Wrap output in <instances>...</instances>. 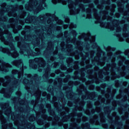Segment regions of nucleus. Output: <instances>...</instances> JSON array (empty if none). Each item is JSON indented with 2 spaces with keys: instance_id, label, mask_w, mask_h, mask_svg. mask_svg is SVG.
Listing matches in <instances>:
<instances>
[{
  "instance_id": "56",
  "label": "nucleus",
  "mask_w": 129,
  "mask_h": 129,
  "mask_svg": "<svg viewBox=\"0 0 129 129\" xmlns=\"http://www.w3.org/2000/svg\"><path fill=\"white\" fill-rule=\"evenodd\" d=\"M73 28H76V25H74V26L73 27Z\"/></svg>"
},
{
  "instance_id": "18",
  "label": "nucleus",
  "mask_w": 129,
  "mask_h": 129,
  "mask_svg": "<svg viewBox=\"0 0 129 129\" xmlns=\"http://www.w3.org/2000/svg\"><path fill=\"white\" fill-rule=\"evenodd\" d=\"M77 91L79 93H88L89 95H91L90 92L87 91V89H86V88H84L83 90L81 91H79V89H78Z\"/></svg>"
},
{
  "instance_id": "45",
  "label": "nucleus",
  "mask_w": 129,
  "mask_h": 129,
  "mask_svg": "<svg viewBox=\"0 0 129 129\" xmlns=\"http://www.w3.org/2000/svg\"><path fill=\"white\" fill-rule=\"evenodd\" d=\"M50 76H51V77H54L55 73H52V74H50Z\"/></svg>"
},
{
  "instance_id": "12",
  "label": "nucleus",
  "mask_w": 129,
  "mask_h": 129,
  "mask_svg": "<svg viewBox=\"0 0 129 129\" xmlns=\"http://www.w3.org/2000/svg\"><path fill=\"white\" fill-rule=\"evenodd\" d=\"M12 65L4 62V60L0 59V71L2 72H8L9 68H12Z\"/></svg>"
},
{
  "instance_id": "34",
  "label": "nucleus",
  "mask_w": 129,
  "mask_h": 129,
  "mask_svg": "<svg viewBox=\"0 0 129 129\" xmlns=\"http://www.w3.org/2000/svg\"><path fill=\"white\" fill-rule=\"evenodd\" d=\"M95 88V86L94 85H91L89 87V89L90 90H93Z\"/></svg>"
},
{
  "instance_id": "64",
  "label": "nucleus",
  "mask_w": 129,
  "mask_h": 129,
  "mask_svg": "<svg viewBox=\"0 0 129 129\" xmlns=\"http://www.w3.org/2000/svg\"><path fill=\"white\" fill-rule=\"evenodd\" d=\"M77 129H80V127L78 128Z\"/></svg>"
},
{
  "instance_id": "32",
  "label": "nucleus",
  "mask_w": 129,
  "mask_h": 129,
  "mask_svg": "<svg viewBox=\"0 0 129 129\" xmlns=\"http://www.w3.org/2000/svg\"><path fill=\"white\" fill-rule=\"evenodd\" d=\"M55 59H56V58H54L53 57H51L50 58V60L48 61V63H50V62H53V61H55Z\"/></svg>"
},
{
  "instance_id": "37",
  "label": "nucleus",
  "mask_w": 129,
  "mask_h": 129,
  "mask_svg": "<svg viewBox=\"0 0 129 129\" xmlns=\"http://www.w3.org/2000/svg\"><path fill=\"white\" fill-rule=\"evenodd\" d=\"M81 77H84L85 76V73H84V71L82 72V73L81 74Z\"/></svg>"
},
{
  "instance_id": "50",
  "label": "nucleus",
  "mask_w": 129,
  "mask_h": 129,
  "mask_svg": "<svg viewBox=\"0 0 129 129\" xmlns=\"http://www.w3.org/2000/svg\"><path fill=\"white\" fill-rule=\"evenodd\" d=\"M80 105H81V106L83 107V106H84V104H84V103H82V104H81V103H80Z\"/></svg>"
},
{
  "instance_id": "7",
  "label": "nucleus",
  "mask_w": 129,
  "mask_h": 129,
  "mask_svg": "<svg viewBox=\"0 0 129 129\" xmlns=\"http://www.w3.org/2000/svg\"><path fill=\"white\" fill-rule=\"evenodd\" d=\"M45 8H47L46 0H29L25 5V9L29 12H33L35 15L40 13Z\"/></svg>"
},
{
  "instance_id": "14",
  "label": "nucleus",
  "mask_w": 129,
  "mask_h": 129,
  "mask_svg": "<svg viewBox=\"0 0 129 129\" xmlns=\"http://www.w3.org/2000/svg\"><path fill=\"white\" fill-rule=\"evenodd\" d=\"M123 37L126 38V42L129 43V24H124L123 27Z\"/></svg>"
},
{
  "instance_id": "51",
  "label": "nucleus",
  "mask_w": 129,
  "mask_h": 129,
  "mask_svg": "<svg viewBox=\"0 0 129 129\" xmlns=\"http://www.w3.org/2000/svg\"><path fill=\"white\" fill-rule=\"evenodd\" d=\"M66 34H67V32H64V37H66Z\"/></svg>"
},
{
  "instance_id": "30",
  "label": "nucleus",
  "mask_w": 129,
  "mask_h": 129,
  "mask_svg": "<svg viewBox=\"0 0 129 129\" xmlns=\"http://www.w3.org/2000/svg\"><path fill=\"white\" fill-rule=\"evenodd\" d=\"M16 95H17L18 96H19V97H20V96H21L22 95V93L21 92V91H18L16 93Z\"/></svg>"
},
{
  "instance_id": "3",
  "label": "nucleus",
  "mask_w": 129,
  "mask_h": 129,
  "mask_svg": "<svg viewBox=\"0 0 129 129\" xmlns=\"http://www.w3.org/2000/svg\"><path fill=\"white\" fill-rule=\"evenodd\" d=\"M48 32L47 28L44 29L43 27L35 26L34 29L35 33L36 35H25L24 39L20 36H16L15 38V41L18 42L17 46L20 48V53L24 56H32L35 57L41 55L40 51V43L41 41L43 45V38L41 30Z\"/></svg>"
},
{
  "instance_id": "47",
  "label": "nucleus",
  "mask_w": 129,
  "mask_h": 129,
  "mask_svg": "<svg viewBox=\"0 0 129 129\" xmlns=\"http://www.w3.org/2000/svg\"><path fill=\"white\" fill-rule=\"evenodd\" d=\"M52 91H53V89H51L50 90H49V88L48 89V92H52Z\"/></svg>"
},
{
  "instance_id": "24",
  "label": "nucleus",
  "mask_w": 129,
  "mask_h": 129,
  "mask_svg": "<svg viewBox=\"0 0 129 129\" xmlns=\"http://www.w3.org/2000/svg\"><path fill=\"white\" fill-rule=\"evenodd\" d=\"M34 93H37V97H40L41 96L42 92L38 89L36 91H34Z\"/></svg>"
},
{
  "instance_id": "1",
  "label": "nucleus",
  "mask_w": 129,
  "mask_h": 129,
  "mask_svg": "<svg viewBox=\"0 0 129 129\" xmlns=\"http://www.w3.org/2000/svg\"><path fill=\"white\" fill-rule=\"evenodd\" d=\"M12 65L20 68V72L17 70H13L12 71V76H7L5 79L0 78V86L3 85L6 88H3L0 91V93L4 94V97L10 98L12 93L15 89L20 87V84H24L27 90L31 89L36 86H38L39 83L42 81V77H38V75L35 74L32 76L31 74L24 75V69H27L26 66H24L22 59L15 60L12 62Z\"/></svg>"
},
{
  "instance_id": "26",
  "label": "nucleus",
  "mask_w": 129,
  "mask_h": 129,
  "mask_svg": "<svg viewBox=\"0 0 129 129\" xmlns=\"http://www.w3.org/2000/svg\"><path fill=\"white\" fill-rule=\"evenodd\" d=\"M3 5L4 6H1L3 9V11H5V12H9V10H5V9H6V7L7 6V3H4Z\"/></svg>"
},
{
  "instance_id": "58",
  "label": "nucleus",
  "mask_w": 129,
  "mask_h": 129,
  "mask_svg": "<svg viewBox=\"0 0 129 129\" xmlns=\"http://www.w3.org/2000/svg\"><path fill=\"white\" fill-rule=\"evenodd\" d=\"M59 58H60V59H64V58L61 57V56H59Z\"/></svg>"
},
{
  "instance_id": "44",
  "label": "nucleus",
  "mask_w": 129,
  "mask_h": 129,
  "mask_svg": "<svg viewBox=\"0 0 129 129\" xmlns=\"http://www.w3.org/2000/svg\"><path fill=\"white\" fill-rule=\"evenodd\" d=\"M94 56V53H93V52H92L91 53V58H93V57Z\"/></svg>"
},
{
  "instance_id": "33",
  "label": "nucleus",
  "mask_w": 129,
  "mask_h": 129,
  "mask_svg": "<svg viewBox=\"0 0 129 129\" xmlns=\"http://www.w3.org/2000/svg\"><path fill=\"white\" fill-rule=\"evenodd\" d=\"M64 21L66 23H69L70 22V20L69 19V17H66Z\"/></svg>"
},
{
  "instance_id": "48",
  "label": "nucleus",
  "mask_w": 129,
  "mask_h": 129,
  "mask_svg": "<svg viewBox=\"0 0 129 129\" xmlns=\"http://www.w3.org/2000/svg\"><path fill=\"white\" fill-rule=\"evenodd\" d=\"M97 8H98V9H100V10H102V7H99L98 6H97Z\"/></svg>"
},
{
  "instance_id": "52",
  "label": "nucleus",
  "mask_w": 129,
  "mask_h": 129,
  "mask_svg": "<svg viewBox=\"0 0 129 129\" xmlns=\"http://www.w3.org/2000/svg\"><path fill=\"white\" fill-rule=\"evenodd\" d=\"M64 29H66L67 28H68V25L66 26V27L65 26H63Z\"/></svg>"
},
{
  "instance_id": "38",
  "label": "nucleus",
  "mask_w": 129,
  "mask_h": 129,
  "mask_svg": "<svg viewBox=\"0 0 129 129\" xmlns=\"http://www.w3.org/2000/svg\"><path fill=\"white\" fill-rule=\"evenodd\" d=\"M37 123L39 125H42L43 124V122L42 121L40 122V120H38L37 121Z\"/></svg>"
},
{
  "instance_id": "11",
  "label": "nucleus",
  "mask_w": 129,
  "mask_h": 129,
  "mask_svg": "<svg viewBox=\"0 0 129 129\" xmlns=\"http://www.w3.org/2000/svg\"><path fill=\"white\" fill-rule=\"evenodd\" d=\"M81 38L84 39L85 42H90L91 44H95L96 46H97V44L95 43V36H91V35L88 36L85 33H83Z\"/></svg>"
},
{
  "instance_id": "42",
  "label": "nucleus",
  "mask_w": 129,
  "mask_h": 129,
  "mask_svg": "<svg viewBox=\"0 0 129 129\" xmlns=\"http://www.w3.org/2000/svg\"><path fill=\"white\" fill-rule=\"evenodd\" d=\"M88 73H89L90 75L92 74V71L91 70H88Z\"/></svg>"
},
{
  "instance_id": "15",
  "label": "nucleus",
  "mask_w": 129,
  "mask_h": 129,
  "mask_svg": "<svg viewBox=\"0 0 129 129\" xmlns=\"http://www.w3.org/2000/svg\"><path fill=\"white\" fill-rule=\"evenodd\" d=\"M71 78V76L69 75H67L66 78L64 80H62V78L56 79L57 82L60 84L59 88L62 87V83L64 82V83H67V82L69 81V79Z\"/></svg>"
},
{
  "instance_id": "8",
  "label": "nucleus",
  "mask_w": 129,
  "mask_h": 129,
  "mask_svg": "<svg viewBox=\"0 0 129 129\" xmlns=\"http://www.w3.org/2000/svg\"><path fill=\"white\" fill-rule=\"evenodd\" d=\"M124 55L127 56L129 58V49L125 50ZM118 65L119 66V69H121L123 72H125V70L127 69L129 71V60H126L125 57L124 56H121V55H118L117 56Z\"/></svg>"
},
{
  "instance_id": "19",
  "label": "nucleus",
  "mask_w": 129,
  "mask_h": 129,
  "mask_svg": "<svg viewBox=\"0 0 129 129\" xmlns=\"http://www.w3.org/2000/svg\"><path fill=\"white\" fill-rule=\"evenodd\" d=\"M55 73V74H59L60 77H64V76H65V74H66V73L61 72L60 70H56Z\"/></svg>"
},
{
  "instance_id": "17",
  "label": "nucleus",
  "mask_w": 129,
  "mask_h": 129,
  "mask_svg": "<svg viewBox=\"0 0 129 129\" xmlns=\"http://www.w3.org/2000/svg\"><path fill=\"white\" fill-rule=\"evenodd\" d=\"M91 79L92 83H96V84H99V83H100V80L97 79L96 75H95L94 76L91 77Z\"/></svg>"
},
{
  "instance_id": "43",
  "label": "nucleus",
  "mask_w": 129,
  "mask_h": 129,
  "mask_svg": "<svg viewBox=\"0 0 129 129\" xmlns=\"http://www.w3.org/2000/svg\"><path fill=\"white\" fill-rule=\"evenodd\" d=\"M46 95H47V93L46 92H43L42 93V96H46Z\"/></svg>"
},
{
  "instance_id": "6",
  "label": "nucleus",
  "mask_w": 129,
  "mask_h": 129,
  "mask_svg": "<svg viewBox=\"0 0 129 129\" xmlns=\"http://www.w3.org/2000/svg\"><path fill=\"white\" fill-rule=\"evenodd\" d=\"M100 56H101V54H97V56H95L94 58V60H95L96 62H98V65H99L100 66H103L104 64H105V62H108L109 60L111 62V64H107V66L104 68V70H105L106 72V75H108V74H109V72H110L111 75L110 76V78L111 80H114L116 78H119L120 76H125V74H123V73H121L120 74V76H117V75L115 74L114 70H115L116 64H115L114 62L112 61L113 60L111 59L112 53H111L110 55L108 54V56H109V58L107 60H106V58H103L102 60L99 61Z\"/></svg>"
},
{
  "instance_id": "53",
  "label": "nucleus",
  "mask_w": 129,
  "mask_h": 129,
  "mask_svg": "<svg viewBox=\"0 0 129 129\" xmlns=\"http://www.w3.org/2000/svg\"><path fill=\"white\" fill-rule=\"evenodd\" d=\"M58 125H59V126H62V125H63V124H59Z\"/></svg>"
},
{
  "instance_id": "29",
  "label": "nucleus",
  "mask_w": 129,
  "mask_h": 129,
  "mask_svg": "<svg viewBox=\"0 0 129 129\" xmlns=\"http://www.w3.org/2000/svg\"><path fill=\"white\" fill-rule=\"evenodd\" d=\"M72 33H73V35L74 36V40H76L75 37H76V36H77V32H76V31L75 30H73L72 31Z\"/></svg>"
},
{
  "instance_id": "39",
  "label": "nucleus",
  "mask_w": 129,
  "mask_h": 129,
  "mask_svg": "<svg viewBox=\"0 0 129 129\" xmlns=\"http://www.w3.org/2000/svg\"><path fill=\"white\" fill-rule=\"evenodd\" d=\"M7 1H9L10 2H12V3H14V2H16V1H17V2H21L23 0H7Z\"/></svg>"
},
{
  "instance_id": "9",
  "label": "nucleus",
  "mask_w": 129,
  "mask_h": 129,
  "mask_svg": "<svg viewBox=\"0 0 129 129\" xmlns=\"http://www.w3.org/2000/svg\"><path fill=\"white\" fill-rule=\"evenodd\" d=\"M52 4L59 3L62 5H67L70 9V15H76V0H52Z\"/></svg>"
},
{
  "instance_id": "41",
  "label": "nucleus",
  "mask_w": 129,
  "mask_h": 129,
  "mask_svg": "<svg viewBox=\"0 0 129 129\" xmlns=\"http://www.w3.org/2000/svg\"><path fill=\"white\" fill-rule=\"evenodd\" d=\"M31 104H32V105H34V106H35V100H32L31 102Z\"/></svg>"
},
{
  "instance_id": "46",
  "label": "nucleus",
  "mask_w": 129,
  "mask_h": 129,
  "mask_svg": "<svg viewBox=\"0 0 129 129\" xmlns=\"http://www.w3.org/2000/svg\"><path fill=\"white\" fill-rule=\"evenodd\" d=\"M107 92L108 93H110V89L108 88V89H107Z\"/></svg>"
},
{
  "instance_id": "54",
  "label": "nucleus",
  "mask_w": 129,
  "mask_h": 129,
  "mask_svg": "<svg viewBox=\"0 0 129 129\" xmlns=\"http://www.w3.org/2000/svg\"><path fill=\"white\" fill-rule=\"evenodd\" d=\"M81 121V120H79V121L77 120V122H78V123L80 122Z\"/></svg>"
},
{
  "instance_id": "28",
  "label": "nucleus",
  "mask_w": 129,
  "mask_h": 129,
  "mask_svg": "<svg viewBox=\"0 0 129 129\" xmlns=\"http://www.w3.org/2000/svg\"><path fill=\"white\" fill-rule=\"evenodd\" d=\"M60 69H61V70H66V69H67L66 67H65V66H64L63 64H61L60 65Z\"/></svg>"
},
{
  "instance_id": "61",
  "label": "nucleus",
  "mask_w": 129,
  "mask_h": 129,
  "mask_svg": "<svg viewBox=\"0 0 129 129\" xmlns=\"http://www.w3.org/2000/svg\"><path fill=\"white\" fill-rule=\"evenodd\" d=\"M69 42H71V40H70V38H69Z\"/></svg>"
},
{
  "instance_id": "63",
  "label": "nucleus",
  "mask_w": 129,
  "mask_h": 129,
  "mask_svg": "<svg viewBox=\"0 0 129 129\" xmlns=\"http://www.w3.org/2000/svg\"><path fill=\"white\" fill-rule=\"evenodd\" d=\"M80 56H81L82 57V56H83L82 53H81V54H80Z\"/></svg>"
},
{
  "instance_id": "55",
  "label": "nucleus",
  "mask_w": 129,
  "mask_h": 129,
  "mask_svg": "<svg viewBox=\"0 0 129 129\" xmlns=\"http://www.w3.org/2000/svg\"><path fill=\"white\" fill-rule=\"evenodd\" d=\"M20 104L22 105L23 104H24V103L23 102H20Z\"/></svg>"
},
{
  "instance_id": "20",
  "label": "nucleus",
  "mask_w": 129,
  "mask_h": 129,
  "mask_svg": "<svg viewBox=\"0 0 129 129\" xmlns=\"http://www.w3.org/2000/svg\"><path fill=\"white\" fill-rule=\"evenodd\" d=\"M82 99L84 100V99H91L92 100H93V98L89 96L88 94H86L85 95H83L82 96Z\"/></svg>"
},
{
  "instance_id": "25",
  "label": "nucleus",
  "mask_w": 129,
  "mask_h": 129,
  "mask_svg": "<svg viewBox=\"0 0 129 129\" xmlns=\"http://www.w3.org/2000/svg\"><path fill=\"white\" fill-rule=\"evenodd\" d=\"M70 117V115L66 116L62 119V120H63L64 121H68L69 120H71Z\"/></svg>"
},
{
  "instance_id": "40",
  "label": "nucleus",
  "mask_w": 129,
  "mask_h": 129,
  "mask_svg": "<svg viewBox=\"0 0 129 129\" xmlns=\"http://www.w3.org/2000/svg\"><path fill=\"white\" fill-rule=\"evenodd\" d=\"M105 86H106V85L105 84H102L101 85V87H102V88L103 89L105 88Z\"/></svg>"
},
{
  "instance_id": "4",
  "label": "nucleus",
  "mask_w": 129,
  "mask_h": 129,
  "mask_svg": "<svg viewBox=\"0 0 129 129\" xmlns=\"http://www.w3.org/2000/svg\"><path fill=\"white\" fill-rule=\"evenodd\" d=\"M0 39L5 44V45H8L10 46L11 50L8 47L4 48L3 46H0V52L5 53L9 56H11L12 58H18L19 57V53L15 46L13 44L14 42V38L12 33L7 29H5L3 31V29L0 28Z\"/></svg>"
},
{
  "instance_id": "13",
  "label": "nucleus",
  "mask_w": 129,
  "mask_h": 129,
  "mask_svg": "<svg viewBox=\"0 0 129 129\" xmlns=\"http://www.w3.org/2000/svg\"><path fill=\"white\" fill-rule=\"evenodd\" d=\"M1 108L4 110H6V111L5 112V114L7 116H10L11 113L12 112V107L10 106L9 103H3L1 105Z\"/></svg>"
},
{
  "instance_id": "62",
  "label": "nucleus",
  "mask_w": 129,
  "mask_h": 129,
  "mask_svg": "<svg viewBox=\"0 0 129 129\" xmlns=\"http://www.w3.org/2000/svg\"><path fill=\"white\" fill-rule=\"evenodd\" d=\"M100 78H102V76H100Z\"/></svg>"
},
{
  "instance_id": "16",
  "label": "nucleus",
  "mask_w": 129,
  "mask_h": 129,
  "mask_svg": "<svg viewBox=\"0 0 129 129\" xmlns=\"http://www.w3.org/2000/svg\"><path fill=\"white\" fill-rule=\"evenodd\" d=\"M47 50H49V52H51L49 53V54H52L53 56H56V55L58 54V51L57 50H56L55 52H53V51H54V46H53V45H51L50 48L49 47H47L46 50L44 51V53L47 51Z\"/></svg>"
},
{
  "instance_id": "5",
  "label": "nucleus",
  "mask_w": 129,
  "mask_h": 129,
  "mask_svg": "<svg viewBox=\"0 0 129 129\" xmlns=\"http://www.w3.org/2000/svg\"><path fill=\"white\" fill-rule=\"evenodd\" d=\"M29 67L32 69L36 70L38 68V72H42L43 69L44 70L45 74L43 75L42 78L43 81L45 82H48V83H52L53 82V79H49V74H50V71H51V66L47 63L46 68V61L42 57L36 58L34 59L29 60Z\"/></svg>"
},
{
  "instance_id": "21",
  "label": "nucleus",
  "mask_w": 129,
  "mask_h": 129,
  "mask_svg": "<svg viewBox=\"0 0 129 129\" xmlns=\"http://www.w3.org/2000/svg\"><path fill=\"white\" fill-rule=\"evenodd\" d=\"M46 110H44L43 111V114L41 115V117L43 118V119H44V120H48V116L46 115Z\"/></svg>"
},
{
  "instance_id": "27",
  "label": "nucleus",
  "mask_w": 129,
  "mask_h": 129,
  "mask_svg": "<svg viewBox=\"0 0 129 129\" xmlns=\"http://www.w3.org/2000/svg\"><path fill=\"white\" fill-rule=\"evenodd\" d=\"M71 50H72V45L70 44V48H67V51L69 53H71Z\"/></svg>"
},
{
  "instance_id": "59",
  "label": "nucleus",
  "mask_w": 129,
  "mask_h": 129,
  "mask_svg": "<svg viewBox=\"0 0 129 129\" xmlns=\"http://www.w3.org/2000/svg\"><path fill=\"white\" fill-rule=\"evenodd\" d=\"M106 80H107V81L109 80V78H107V79Z\"/></svg>"
},
{
  "instance_id": "22",
  "label": "nucleus",
  "mask_w": 129,
  "mask_h": 129,
  "mask_svg": "<svg viewBox=\"0 0 129 129\" xmlns=\"http://www.w3.org/2000/svg\"><path fill=\"white\" fill-rule=\"evenodd\" d=\"M115 35L117 38H118L119 42H123V41H124V39L121 37V34H115Z\"/></svg>"
},
{
  "instance_id": "31",
  "label": "nucleus",
  "mask_w": 129,
  "mask_h": 129,
  "mask_svg": "<svg viewBox=\"0 0 129 129\" xmlns=\"http://www.w3.org/2000/svg\"><path fill=\"white\" fill-rule=\"evenodd\" d=\"M67 62L69 64V63H71V62H72V58H68L67 59Z\"/></svg>"
},
{
  "instance_id": "60",
  "label": "nucleus",
  "mask_w": 129,
  "mask_h": 129,
  "mask_svg": "<svg viewBox=\"0 0 129 129\" xmlns=\"http://www.w3.org/2000/svg\"><path fill=\"white\" fill-rule=\"evenodd\" d=\"M82 115V113H80V116H81Z\"/></svg>"
},
{
  "instance_id": "10",
  "label": "nucleus",
  "mask_w": 129,
  "mask_h": 129,
  "mask_svg": "<svg viewBox=\"0 0 129 129\" xmlns=\"http://www.w3.org/2000/svg\"><path fill=\"white\" fill-rule=\"evenodd\" d=\"M68 86H64L63 87V90H66V93H73V91L72 90L73 85H79V82L70 81L68 83Z\"/></svg>"
},
{
  "instance_id": "35",
  "label": "nucleus",
  "mask_w": 129,
  "mask_h": 129,
  "mask_svg": "<svg viewBox=\"0 0 129 129\" xmlns=\"http://www.w3.org/2000/svg\"><path fill=\"white\" fill-rule=\"evenodd\" d=\"M86 58H88V61H89V53H86L85 60H86Z\"/></svg>"
},
{
  "instance_id": "2",
  "label": "nucleus",
  "mask_w": 129,
  "mask_h": 129,
  "mask_svg": "<svg viewBox=\"0 0 129 129\" xmlns=\"http://www.w3.org/2000/svg\"><path fill=\"white\" fill-rule=\"evenodd\" d=\"M12 10L8 12L9 17H14L16 18V25L15 27L13 28V32L14 34H17L20 30H22L23 25L25 23L28 24H32L33 25H38V24H44L47 23V24H52L53 21H55L59 25H63V21L61 20H58V17H56L55 14H51L47 13L46 15H42L39 16L36 18L35 16H32L30 15L28 16L27 18L25 20V17L27 16L28 13L24 11V7L23 5L18 6L16 5L15 6L11 5L10 6Z\"/></svg>"
},
{
  "instance_id": "23",
  "label": "nucleus",
  "mask_w": 129,
  "mask_h": 129,
  "mask_svg": "<svg viewBox=\"0 0 129 129\" xmlns=\"http://www.w3.org/2000/svg\"><path fill=\"white\" fill-rule=\"evenodd\" d=\"M60 66V63L59 62H55L54 63L51 64V66L53 67L54 68H58L59 66Z\"/></svg>"
},
{
  "instance_id": "36",
  "label": "nucleus",
  "mask_w": 129,
  "mask_h": 129,
  "mask_svg": "<svg viewBox=\"0 0 129 129\" xmlns=\"http://www.w3.org/2000/svg\"><path fill=\"white\" fill-rule=\"evenodd\" d=\"M73 68L72 67H71L70 69L67 71V73H71V72H73Z\"/></svg>"
},
{
  "instance_id": "49",
  "label": "nucleus",
  "mask_w": 129,
  "mask_h": 129,
  "mask_svg": "<svg viewBox=\"0 0 129 129\" xmlns=\"http://www.w3.org/2000/svg\"><path fill=\"white\" fill-rule=\"evenodd\" d=\"M79 56H80V54L79 53H78V57H76V59H79Z\"/></svg>"
},
{
  "instance_id": "57",
  "label": "nucleus",
  "mask_w": 129,
  "mask_h": 129,
  "mask_svg": "<svg viewBox=\"0 0 129 129\" xmlns=\"http://www.w3.org/2000/svg\"><path fill=\"white\" fill-rule=\"evenodd\" d=\"M78 119H80V116L78 117Z\"/></svg>"
}]
</instances>
